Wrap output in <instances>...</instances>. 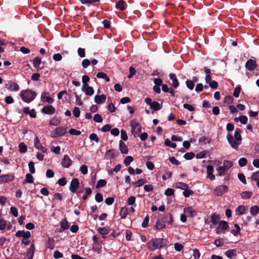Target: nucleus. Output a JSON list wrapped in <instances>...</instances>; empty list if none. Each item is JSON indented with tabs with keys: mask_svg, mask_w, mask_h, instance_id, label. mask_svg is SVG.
<instances>
[{
	"mask_svg": "<svg viewBox=\"0 0 259 259\" xmlns=\"http://www.w3.org/2000/svg\"><path fill=\"white\" fill-rule=\"evenodd\" d=\"M193 194V192L188 189V188L185 189L184 192H183V194L186 197H189L190 195H192Z\"/></svg>",
	"mask_w": 259,
	"mask_h": 259,
	"instance_id": "60",
	"label": "nucleus"
},
{
	"mask_svg": "<svg viewBox=\"0 0 259 259\" xmlns=\"http://www.w3.org/2000/svg\"><path fill=\"white\" fill-rule=\"evenodd\" d=\"M8 90L11 91H18L20 90L18 84L15 82L9 81L8 83L6 84Z\"/></svg>",
	"mask_w": 259,
	"mask_h": 259,
	"instance_id": "13",
	"label": "nucleus"
},
{
	"mask_svg": "<svg viewBox=\"0 0 259 259\" xmlns=\"http://www.w3.org/2000/svg\"><path fill=\"white\" fill-rule=\"evenodd\" d=\"M79 186V182L77 179L73 178L72 179L70 185L69 186V190L72 193H76L77 188Z\"/></svg>",
	"mask_w": 259,
	"mask_h": 259,
	"instance_id": "9",
	"label": "nucleus"
},
{
	"mask_svg": "<svg viewBox=\"0 0 259 259\" xmlns=\"http://www.w3.org/2000/svg\"><path fill=\"white\" fill-rule=\"evenodd\" d=\"M128 214L127 208L126 207H122L121 208L119 214L121 217V219H124Z\"/></svg>",
	"mask_w": 259,
	"mask_h": 259,
	"instance_id": "37",
	"label": "nucleus"
},
{
	"mask_svg": "<svg viewBox=\"0 0 259 259\" xmlns=\"http://www.w3.org/2000/svg\"><path fill=\"white\" fill-rule=\"evenodd\" d=\"M15 179V175L14 174H10L5 175V183H9L13 181Z\"/></svg>",
	"mask_w": 259,
	"mask_h": 259,
	"instance_id": "35",
	"label": "nucleus"
},
{
	"mask_svg": "<svg viewBox=\"0 0 259 259\" xmlns=\"http://www.w3.org/2000/svg\"><path fill=\"white\" fill-rule=\"evenodd\" d=\"M238 163L240 166L243 167L247 164V160L245 158H241L239 160Z\"/></svg>",
	"mask_w": 259,
	"mask_h": 259,
	"instance_id": "58",
	"label": "nucleus"
},
{
	"mask_svg": "<svg viewBox=\"0 0 259 259\" xmlns=\"http://www.w3.org/2000/svg\"><path fill=\"white\" fill-rule=\"evenodd\" d=\"M60 122H61L60 119L59 118H58L57 117V116H55L50 120L49 125L57 126L60 123Z\"/></svg>",
	"mask_w": 259,
	"mask_h": 259,
	"instance_id": "28",
	"label": "nucleus"
},
{
	"mask_svg": "<svg viewBox=\"0 0 259 259\" xmlns=\"http://www.w3.org/2000/svg\"><path fill=\"white\" fill-rule=\"evenodd\" d=\"M93 120L95 122L101 123L103 121V117L101 115L96 114L94 116Z\"/></svg>",
	"mask_w": 259,
	"mask_h": 259,
	"instance_id": "47",
	"label": "nucleus"
},
{
	"mask_svg": "<svg viewBox=\"0 0 259 259\" xmlns=\"http://www.w3.org/2000/svg\"><path fill=\"white\" fill-rule=\"evenodd\" d=\"M119 152L117 150L111 149L107 150L105 153V156L109 159H113L118 155Z\"/></svg>",
	"mask_w": 259,
	"mask_h": 259,
	"instance_id": "12",
	"label": "nucleus"
},
{
	"mask_svg": "<svg viewBox=\"0 0 259 259\" xmlns=\"http://www.w3.org/2000/svg\"><path fill=\"white\" fill-rule=\"evenodd\" d=\"M256 63L255 60L253 59H249L246 61L245 64L246 68L249 71L254 70L256 67Z\"/></svg>",
	"mask_w": 259,
	"mask_h": 259,
	"instance_id": "11",
	"label": "nucleus"
},
{
	"mask_svg": "<svg viewBox=\"0 0 259 259\" xmlns=\"http://www.w3.org/2000/svg\"><path fill=\"white\" fill-rule=\"evenodd\" d=\"M237 250L236 249L227 250L225 252V254L228 258H231L232 256L236 255Z\"/></svg>",
	"mask_w": 259,
	"mask_h": 259,
	"instance_id": "29",
	"label": "nucleus"
},
{
	"mask_svg": "<svg viewBox=\"0 0 259 259\" xmlns=\"http://www.w3.org/2000/svg\"><path fill=\"white\" fill-rule=\"evenodd\" d=\"M33 183V178L32 175L31 174L28 173L26 175V179L23 182V184L26 183Z\"/></svg>",
	"mask_w": 259,
	"mask_h": 259,
	"instance_id": "34",
	"label": "nucleus"
},
{
	"mask_svg": "<svg viewBox=\"0 0 259 259\" xmlns=\"http://www.w3.org/2000/svg\"><path fill=\"white\" fill-rule=\"evenodd\" d=\"M68 133L71 135L78 136L81 134V132L74 128H70L68 131Z\"/></svg>",
	"mask_w": 259,
	"mask_h": 259,
	"instance_id": "50",
	"label": "nucleus"
},
{
	"mask_svg": "<svg viewBox=\"0 0 259 259\" xmlns=\"http://www.w3.org/2000/svg\"><path fill=\"white\" fill-rule=\"evenodd\" d=\"M90 139L91 140L95 141L97 143L99 142L100 140L97 135L95 134H92L90 136Z\"/></svg>",
	"mask_w": 259,
	"mask_h": 259,
	"instance_id": "63",
	"label": "nucleus"
},
{
	"mask_svg": "<svg viewBox=\"0 0 259 259\" xmlns=\"http://www.w3.org/2000/svg\"><path fill=\"white\" fill-rule=\"evenodd\" d=\"M234 226L235 228H236V230L232 229L231 230V233L234 236H237L240 233L241 228L240 226L237 224H235Z\"/></svg>",
	"mask_w": 259,
	"mask_h": 259,
	"instance_id": "30",
	"label": "nucleus"
},
{
	"mask_svg": "<svg viewBox=\"0 0 259 259\" xmlns=\"http://www.w3.org/2000/svg\"><path fill=\"white\" fill-rule=\"evenodd\" d=\"M165 145L166 146L171 147L172 148H175L177 147V144L176 143H172L168 139H167L165 141Z\"/></svg>",
	"mask_w": 259,
	"mask_h": 259,
	"instance_id": "46",
	"label": "nucleus"
},
{
	"mask_svg": "<svg viewBox=\"0 0 259 259\" xmlns=\"http://www.w3.org/2000/svg\"><path fill=\"white\" fill-rule=\"evenodd\" d=\"M48 247L50 249H53L54 248V240L53 238H49L48 241Z\"/></svg>",
	"mask_w": 259,
	"mask_h": 259,
	"instance_id": "53",
	"label": "nucleus"
},
{
	"mask_svg": "<svg viewBox=\"0 0 259 259\" xmlns=\"http://www.w3.org/2000/svg\"><path fill=\"white\" fill-rule=\"evenodd\" d=\"M251 179L252 181L258 182L259 181V171L253 172Z\"/></svg>",
	"mask_w": 259,
	"mask_h": 259,
	"instance_id": "56",
	"label": "nucleus"
},
{
	"mask_svg": "<svg viewBox=\"0 0 259 259\" xmlns=\"http://www.w3.org/2000/svg\"><path fill=\"white\" fill-rule=\"evenodd\" d=\"M195 154L194 152H187L186 153L184 156V157L186 159V160H191L192 159V158H193L195 156Z\"/></svg>",
	"mask_w": 259,
	"mask_h": 259,
	"instance_id": "48",
	"label": "nucleus"
},
{
	"mask_svg": "<svg viewBox=\"0 0 259 259\" xmlns=\"http://www.w3.org/2000/svg\"><path fill=\"white\" fill-rule=\"evenodd\" d=\"M247 120H248V118L245 115H241V116H240L239 117H235L234 119V120L235 122H238V121H240V122L242 124H245L247 123Z\"/></svg>",
	"mask_w": 259,
	"mask_h": 259,
	"instance_id": "26",
	"label": "nucleus"
},
{
	"mask_svg": "<svg viewBox=\"0 0 259 259\" xmlns=\"http://www.w3.org/2000/svg\"><path fill=\"white\" fill-rule=\"evenodd\" d=\"M10 213L15 217H17L19 214L18 209L14 206H11L10 207Z\"/></svg>",
	"mask_w": 259,
	"mask_h": 259,
	"instance_id": "51",
	"label": "nucleus"
},
{
	"mask_svg": "<svg viewBox=\"0 0 259 259\" xmlns=\"http://www.w3.org/2000/svg\"><path fill=\"white\" fill-rule=\"evenodd\" d=\"M228 187L227 185H220L216 187L214 190L215 194L217 196H222L225 192H227Z\"/></svg>",
	"mask_w": 259,
	"mask_h": 259,
	"instance_id": "10",
	"label": "nucleus"
},
{
	"mask_svg": "<svg viewBox=\"0 0 259 259\" xmlns=\"http://www.w3.org/2000/svg\"><path fill=\"white\" fill-rule=\"evenodd\" d=\"M66 130L67 127H64L62 126L57 127L54 130L51 131V137L56 138L59 137H62L67 132Z\"/></svg>",
	"mask_w": 259,
	"mask_h": 259,
	"instance_id": "4",
	"label": "nucleus"
},
{
	"mask_svg": "<svg viewBox=\"0 0 259 259\" xmlns=\"http://www.w3.org/2000/svg\"><path fill=\"white\" fill-rule=\"evenodd\" d=\"M184 212L188 217H191L197 215V212L191 207H187L184 208Z\"/></svg>",
	"mask_w": 259,
	"mask_h": 259,
	"instance_id": "17",
	"label": "nucleus"
},
{
	"mask_svg": "<svg viewBox=\"0 0 259 259\" xmlns=\"http://www.w3.org/2000/svg\"><path fill=\"white\" fill-rule=\"evenodd\" d=\"M132 133L135 137H139V134L141 132V126L135 119L131 120Z\"/></svg>",
	"mask_w": 259,
	"mask_h": 259,
	"instance_id": "5",
	"label": "nucleus"
},
{
	"mask_svg": "<svg viewBox=\"0 0 259 259\" xmlns=\"http://www.w3.org/2000/svg\"><path fill=\"white\" fill-rule=\"evenodd\" d=\"M60 225L61 228L63 230L67 229L69 227V223L66 219H65L64 221H62L60 223Z\"/></svg>",
	"mask_w": 259,
	"mask_h": 259,
	"instance_id": "44",
	"label": "nucleus"
},
{
	"mask_svg": "<svg viewBox=\"0 0 259 259\" xmlns=\"http://www.w3.org/2000/svg\"><path fill=\"white\" fill-rule=\"evenodd\" d=\"M127 6L124 0L118 1L115 4V8L120 11H123L125 9Z\"/></svg>",
	"mask_w": 259,
	"mask_h": 259,
	"instance_id": "22",
	"label": "nucleus"
},
{
	"mask_svg": "<svg viewBox=\"0 0 259 259\" xmlns=\"http://www.w3.org/2000/svg\"><path fill=\"white\" fill-rule=\"evenodd\" d=\"M220 219V215L215 213H213L210 215V221L211 223L214 225H216L218 224V222L219 221Z\"/></svg>",
	"mask_w": 259,
	"mask_h": 259,
	"instance_id": "25",
	"label": "nucleus"
},
{
	"mask_svg": "<svg viewBox=\"0 0 259 259\" xmlns=\"http://www.w3.org/2000/svg\"><path fill=\"white\" fill-rule=\"evenodd\" d=\"M35 249V248L34 244H32L27 252V256L28 257V259H32Z\"/></svg>",
	"mask_w": 259,
	"mask_h": 259,
	"instance_id": "27",
	"label": "nucleus"
},
{
	"mask_svg": "<svg viewBox=\"0 0 259 259\" xmlns=\"http://www.w3.org/2000/svg\"><path fill=\"white\" fill-rule=\"evenodd\" d=\"M83 92L85 93L88 96H92L94 94V90L93 89V87H91V86H89L85 90H83Z\"/></svg>",
	"mask_w": 259,
	"mask_h": 259,
	"instance_id": "40",
	"label": "nucleus"
},
{
	"mask_svg": "<svg viewBox=\"0 0 259 259\" xmlns=\"http://www.w3.org/2000/svg\"><path fill=\"white\" fill-rule=\"evenodd\" d=\"M233 101V98L230 95L226 96L224 99V102L227 104H232Z\"/></svg>",
	"mask_w": 259,
	"mask_h": 259,
	"instance_id": "55",
	"label": "nucleus"
},
{
	"mask_svg": "<svg viewBox=\"0 0 259 259\" xmlns=\"http://www.w3.org/2000/svg\"><path fill=\"white\" fill-rule=\"evenodd\" d=\"M34 147L36 149H37L39 150H41V151L43 153H45L47 152V149L46 147H43L41 145V144L40 143V140L38 137H36L34 139Z\"/></svg>",
	"mask_w": 259,
	"mask_h": 259,
	"instance_id": "18",
	"label": "nucleus"
},
{
	"mask_svg": "<svg viewBox=\"0 0 259 259\" xmlns=\"http://www.w3.org/2000/svg\"><path fill=\"white\" fill-rule=\"evenodd\" d=\"M23 113L25 114H29L31 118H35L36 117V112L34 109L29 110V107H25L22 110Z\"/></svg>",
	"mask_w": 259,
	"mask_h": 259,
	"instance_id": "20",
	"label": "nucleus"
},
{
	"mask_svg": "<svg viewBox=\"0 0 259 259\" xmlns=\"http://www.w3.org/2000/svg\"><path fill=\"white\" fill-rule=\"evenodd\" d=\"M238 179L241 182H242V183H243L244 184H246V181L245 179V177L244 176V175L243 173H239L238 174Z\"/></svg>",
	"mask_w": 259,
	"mask_h": 259,
	"instance_id": "59",
	"label": "nucleus"
},
{
	"mask_svg": "<svg viewBox=\"0 0 259 259\" xmlns=\"http://www.w3.org/2000/svg\"><path fill=\"white\" fill-rule=\"evenodd\" d=\"M173 223V218L170 213H168L163 215L161 218L158 219L157 221L155 227L157 230H160L166 227V224L172 225Z\"/></svg>",
	"mask_w": 259,
	"mask_h": 259,
	"instance_id": "2",
	"label": "nucleus"
},
{
	"mask_svg": "<svg viewBox=\"0 0 259 259\" xmlns=\"http://www.w3.org/2000/svg\"><path fill=\"white\" fill-rule=\"evenodd\" d=\"M227 139L232 148L236 150L238 149L239 146L241 145V142H238L235 139H234L232 136V135L230 134H228L227 135Z\"/></svg>",
	"mask_w": 259,
	"mask_h": 259,
	"instance_id": "7",
	"label": "nucleus"
},
{
	"mask_svg": "<svg viewBox=\"0 0 259 259\" xmlns=\"http://www.w3.org/2000/svg\"><path fill=\"white\" fill-rule=\"evenodd\" d=\"M134 160V158L132 156H128L125 157V159L124 160V163L126 166L127 165H130L131 162H132Z\"/></svg>",
	"mask_w": 259,
	"mask_h": 259,
	"instance_id": "52",
	"label": "nucleus"
},
{
	"mask_svg": "<svg viewBox=\"0 0 259 259\" xmlns=\"http://www.w3.org/2000/svg\"><path fill=\"white\" fill-rule=\"evenodd\" d=\"M218 226L221 228V230H226L229 228L228 223L226 222V221H220L219 223Z\"/></svg>",
	"mask_w": 259,
	"mask_h": 259,
	"instance_id": "33",
	"label": "nucleus"
},
{
	"mask_svg": "<svg viewBox=\"0 0 259 259\" xmlns=\"http://www.w3.org/2000/svg\"><path fill=\"white\" fill-rule=\"evenodd\" d=\"M40 112L44 114L52 115L55 112V108L52 105H46L41 108Z\"/></svg>",
	"mask_w": 259,
	"mask_h": 259,
	"instance_id": "8",
	"label": "nucleus"
},
{
	"mask_svg": "<svg viewBox=\"0 0 259 259\" xmlns=\"http://www.w3.org/2000/svg\"><path fill=\"white\" fill-rule=\"evenodd\" d=\"M213 244L217 247H221L224 245V239L223 238H219L213 242Z\"/></svg>",
	"mask_w": 259,
	"mask_h": 259,
	"instance_id": "42",
	"label": "nucleus"
},
{
	"mask_svg": "<svg viewBox=\"0 0 259 259\" xmlns=\"http://www.w3.org/2000/svg\"><path fill=\"white\" fill-rule=\"evenodd\" d=\"M98 232L99 234L103 235H107L109 233V230L106 227L99 228L98 229Z\"/></svg>",
	"mask_w": 259,
	"mask_h": 259,
	"instance_id": "45",
	"label": "nucleus"
},
{
	"mask_svg": "<svg viewBox=\"0 0 259 259\" xmlns=\"http://www.w3.org/2000/svg\"><path fill=\"white\" fill-rule=\"evenodd\" d=\"M106 99V96L105 94L101 95H96L94 97V101L98 104H103L105 102Z\"/></svg>",
	"mask_w": 259,
	"mask_h": 259,
	"instance_id": "19",
	"label": "nucleus"
},
{
	"mask_svg": "<svg viewBox=\"0 0 259 259\" xmlns=\"http://www.w3.org/2000/svg\"><path fill=\"white\" fill-rule=\"evenodd\" d=\"M245 207L244 205H240L236 208V213L238 215H242L245 212Z\"/></svg>",
	"mask_w": 259,
	"mask_h": 259,
	"instance_id": "36",
	"label": "nucleus"
},
{
	"mask_svg": "<svg viewBox=\"0 0 259 259\" xmlns=\"http://www.w3.org/2000/svg\"><path fill=\"white\" fill-rule=\"evenodd\" d=\"M41 64V58L39 57H35L33 60V65L34 68L38 69Z\"/></svg>",
	"mask_w": 259,
	"mask_h": 259,
	"instance_id": "32",
	"label": "nucleus"
},
{
	"mask_svg": "<svg viewBox=\"0 0 259 259\" xmlns=\"http://www.w3.org/2000/svg\"><path fill=\"white\" fill-rule=\"evenodd\" d=\"M119 150L120 151L121 153L122 154H127L128 152L127 147L126 146V144L124 143V142L121 140L119 141Z\"/></svg>",
	"mask_w": 259,
	"mask_h": 259,
	"instance_id": "21",
	"label": "nucleus"
},
{
	"mask_svg": "<svg viewBox=\"0 0 259 259\" xmlns=\"http://www.w3.org/2000/svg\"><path fill=\"white\" fill-rule=\"evenodd\" d=\"M252 192L250 191H244L241 194L242 199H249L252 196Z\"/></svg>",
	"mask_w": 259,
	"mask_h": 259,
	"instance_id": "39",
	"label": "nucleus"
},
{
	"mask_svg": "<svg viewBox=\"0 0 259 259\" xmlns=\"http://www.w3.org/2000/svg\"><path fill=\"white\" fill-rule=\"evenodd\" d=\"M233 165V163L231 161H228V160H225L224 161V165L223 167L226 169H229L230 168L232 167Z\"/></svg>",
	"mask_w": 259,
	"mask_h": 259,
	"instance_id": "49",
	"label": "nucleus"
},
{
	"mask_svg": "<svg viewBox=\"0 0 259 259\" xmlns=\"http://www.w3.org/2000/svg\"><path fill=\"white\" fill-rule=\"evenodd\" d=\"M250 212L253 216L256 215L259 212V206L255 205L251 207L250 209Z\"/></svg>",
	"mask_w": 259,
	"mask_h": 259,
	"instance_id": "31",
	"label": "nucleus"
},
{
	"mask_svg": "<svg viewBox=\"0 0 259 259\" xmlns=\"http://www.w3.org/2000/svg\"><path fill=\"white\" fill-rule=\"evenodd\" d=\"M18 148H19V152L21 153H25L27 150V147L24 143H20Z\"/></svg>",
	"mask_w": 259,
	"mask_h": 259,
	"instance_id": "41",
	"label": "nucleus"
},
{
	"mask_svg": "<svg viewBox=\"0 0 259 259\" xmlns=\"http://www.w3.org/2000/svg\"><path fill=\"white\" fill-rule=\"evenodd\" d=\"M107 182L105 180H100L98 181L96 188H101V187H104L106 184Z\"/></svg>",
	"mask_w": 259,
	"mask_h": 259,
	"instance_id": "57",
	"label": "nucleus"
},
{
	"mask_svg": "<svg viewBox=\"0 0 259 259\" xmlns=\"http://www.w3.org/2000/svg\"><path fill=\"white\" fill-rule=\"evenodd\" d=\"M61 163H62V167L69 168L72 164V160L68 155H64Z\"/></svg>",
	"mask_w": 259,
	"mask_h": 259,
	"instance_id": "14",
	"label": "nucleus"
},
{
	"mask_svg": "<svg viewBox=\"0 0 259 259\" xmlns=\"http://www.w3.org/2000/svg\"><path fill=\"white\" fill-rule=\"evenodd\" d=\"M37 94L31 90H25L21 91L20 96L21 100L24 102L30 103L36 97Z\"/></svg>",
	"mask_w": 259,
	"mask_h": 259,
	"instance_id": "3",
	"label": "nucleus"
},
{
	"mask_svg": "<svg viewBox=\"0 0 259 259\" xmlns=\"http://www.w3.org/2000/svg\"><path fill=\"white\" fill-rule=\"evenodd\" d=\"M145 183V181L143 179H140L136 182L133 185L135 188H137V187H140L143 185Z\"/></svg>",
	"mask_w": 259,
	"mask_h": 259,
	"instance_id": "62",
	"label": "nucleus"
},
{
	"mask_svg": "<svg viewBox=\"0 0 259 259\" xmlns=\"http://www.w3.org/2000/svg\"><path fill=\"white\" fill-rule=\"evenodd\" d=\"M176 188L184 190L188 188V185L182 182H178L176 183Z\"/></svg>",
	"mask_w": 259,
	"mask_h": 259,
	"instance_id": "43",
	"label": "nucleus"
},
{
	"mask_svg": "<svg viewBox=\"0 0 259 259\" xmlns=\"http://www.w3.org/2000/svg\"><path fill=\"white\" fill-rule=\"evenodd\" d=\"M241 87L240 85H238L234 89L233 95L234 97L237 98L239 96L240 93H241Z\"/></svg>",
	"mask_w": 259,
	"mask_h": 259,
	"instance_id": "38",
	"label": "nucleus"
},
{
	"mask_svg": "<svg viewBox=\"0 0 259 259\" xmlns=\"http://www.w3.org/2000/svg\"><path fill=\"white\" fill-rule=\"evenodd\" d=\"M169 79L172 80V86L174 89H177L179 85V80L177 77L176 74L174 73H170L168 74Z\"/></svg>",
	"mask_w": 259,
	"mask_h": 259,
	"instance_id": "16",
	"label": "nucleus"
},
{
	"mask_svg": "<svg viewBox=\"0 0 259 259\" xmlns=\"http://www.w3.org/2000/svg\"><path fill=\"white\" fill-rule=\"evenodd\" d=\"M57 183L59 185L63 186L67 184V180L66 178H62L58 181Z\"/></svg>",
	"mask_w": 259,
	"mask_h": 259,
	"instance_id": "64",
	"label": "nucleus"
},
{
	"mask_svg": "<svg viewBox=\"0 0 259 259\" xmlns=\"http://www.w3.org/2000/svg\"><path fill=\"white\" fill-rule=\"evenodd\" d=\"M242 132V130L239 128H236L235 129L234 137V139L237 141L238 142H241L242 140V136L241 135V133Z\"/></svg>",
	"mask_w": 259,
	"mask_h": 259,
	"instance_id": "24",
	"label": "nucleus"
},
{
	"mask_svg": "<svg viewBox=\"0 0 259 259\" xmlns=\"http://www.w3.org/2000/svg\"><path fill=\"white\" fill-rule=\"evenodd\" d=\"M186 84L187 87H188V88L189 90H192L193 89L195 84L193 81L188 80L186 81Z\"/></svg>",
	"mask_w": 259,
	"mask_h": 259,
	"instance_id": "61",
	"label": "nucleus"
},
{
	"mask_svg": "<svg viewBox=\"0 0 259 259\" xmlns=\"http://www.w3.org/2000/svg\"><path fill=\"white\" fill-rule=\"evenodd\" d=\"M145 102L147 105H150V108L154 111H158V110H160L161 108V106L158 102L156 101L153 102L149 97L145 98Z\"/></svg>",
	"mask_w": 259,
	"mask_h": 259,
	"instance_id": "6",
	"label": "nucleus"
},
{
	"mask_svg": "<svg viewBox=\"0 0 259 259\" xmlns=\"http://www.w3.org/2000/svg\"><path fill=\"white\" fill-rule=\"evenodd\" d=\"M15 235L18 237H23V239H28L31 237V233L29 231L18 230Z\"/></svg>",
	"mask_w": 259,
	"mask_h": 259,
	"instance_id": "15",
	"label": "nucleus"
},
{
	"mask_svg": "<svg viewBox=\"0 0 259 259\" xmlns=\"http://www.w3.org/2000/svg\"><path fill=\"white\" fill-rule=\"evenodd\" d=\"M168 244V240L166 238H152L147 243L149 250L154 251L156 249L163 248Z\"/></svg>",
	"mask_w": 259,
	"mask_h": 259,
	"instance_id": "1",
	"label": "nucleus"
},
{
	"mask_svg": "<svg viewBox=\"0 0 259 259\" xmlns=\"http://www.w3.org/2000/svg\"><path fill=\"white\" fill-rule=\"evenodd\" d=\"M82 4L98 5L100 4L101 0H79Z\"/></svg>",
	"mask_w": 259,
	"mask_h": 259,
	"instance_id": "23",
	"label": "nucleus"
},
{
	"mask_svg": "<svg viewBox=\"0 0 259 259\" xmlns=\"http://www.w3.org/2000/svg\"><path fill=\"white\" fill-rule=\"evenodd\" d=\"M28 166L29 168V171H30V174H34L35 172V167H34V163L32 161H29L28 163Z\"/></svg>",
	"mask_w": 259,
	"mask_h": 259,
	"instance_id": "54",
	"label": "nucleus"
}]
</instances>
